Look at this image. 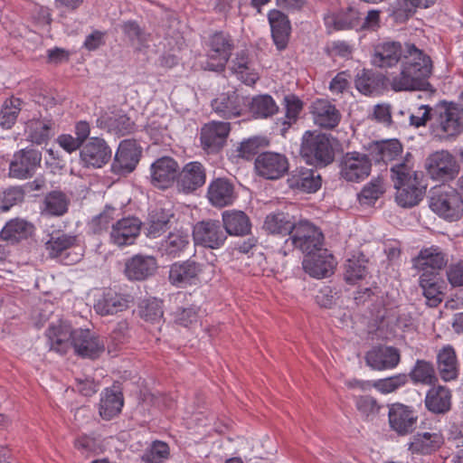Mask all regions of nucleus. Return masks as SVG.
Listing matches in <instances>:
<instances>
[{"label":"nucleus","instance_id":"1","mask_svg":"<svg viewBox=\"0 0 463 463\" xmlns=\"http://www.w3.org/2000/svg\"><path fill=\"white\" fill-rule=\"evenodd\" d=\"M402 62L401 71L392 77L391 86L395 91L427 90L432 62L427 54L413 43L404 46L399 42H383L374 46L372 62L379 68H390Z\"/></svg>","mask_w":463,"mask_h":463},{"label":"nucleus","instance_id":"2","mask_svg":"<svg viewBox=\"0 0 463 463\" xmlns=\"http://www.w3.org/2000/svg\"><path fill=\"white\" fill-rule=\"evenodd\" d=\"M421 172L412 170L409 160L394 164L391 167V178L396 189L395 200L399 205L410 208L418 204L425 193Z\"/></svg>","mask_w":463,"mask_h":463},{"label":"nucleus","instance_id":"3","mask_svg":"<svg viewBox=\"0 0 463 463\" xmlns=\"http://www.w3.org/2000/svg\"><path fill=\"white\" fill-rule=\"evenodd\" d=\"M432 132L440 140H450L463 132V107L441 100L434 106Z\"/></svg>","mask_w":463,"mask_h":463},{"label":"nucleus","instance_id":"4","mask_svg":"<svg viewBox=\"0 0 463 463\" xmlns=\"http://www.w3.org/2000/svg\"><path fill=\"white\" fill-rule=\"evenodd\" d=\"M300 155L307 164L326 166L335 158V152L329 136L307 131L301 142Z\"/></svg>","mask_w":463,"mask_h":463},{"label":"nucleus","instance_id":"5","mask_svg":"<svg viewBox=\"0 0 463 463\" xmlns=\"http://www.w3.org/2000/svg\"><path fill=\"white\" fill-rule=\"evenodd\" d=\"M430 208L444 220L458 221L463 214V196L451 187L436 188L430 196Z\"/></svg>","mask_w":463,"mask_h":463},{"label":"nucleus","instance_id":"6","mask_svg":"<svg viewBox=\"0 0 463 463\" xmlns=\"http://www.w3.org/2000/svg\"><path fill=\"white\" fill-rule=\"evenodd\" d=\"M234 47V40L230 34L223 32L212 34L206 43L207 60L204 69L217 72L222 71Z\"/></svg>","mask_w":463,"mask_h":463},{"label":"nucleus","instance_id":"7","mask_svg":"<svg viewBox=\"0 0 463 463\" xmlns=\"http://www.w3.org/2000/svg\"><path fill=\"white\" fill-rule=\"evenodd\" d=\"M372 170V160L367 154L353 151L342 156L339 161V175L348 183L365 180Z\"/></svg>","mask_w":463,"mask_h":463},{"label":"nucleus","instance_id":"8","mask_svg":"<svg viewBox=\"0 0 463 463\" xmlns=\"http://www.w3.org/2000/svg\"><path fill=\"white\" fill-rule=\"evenodd\" d=\"M295 248L300 250L306 255L322 249L324 235L319 228L307 221H300L289 236Z\"/></svg>","mask_w":463,"mask_h":463},{"label":"nucleus","instance_id":"9","mask_svg":"<svg viewBox=\"0 0 463 463\" xmlns=\"http://www.w3.org/2000/svg\"><path fill=\"white\" fill-rule=\"evenodd\" d=\"M141 155L142 148L135 140L121 141L110 165L111 172L118 176L128 175L136 169Z\"/></svg>","mask_w":463,"mask_h":463},{"label":"nucleus","instance_id":"10","mask_svg":"<svg viewBox=\"0 0 463 463\" xmlns=\"http://www.w3.org/2000/svg\"><path fill=\"white\" fill-rule=\"evenodd\" d=\"M425 165L430 177L440 182L453 180L459 172V165L455 157L446 150L430 155Z\"/></svg>","mask_w":463,"mask_h":463},{"label":"nucleus","instance_id":"11","mask_svg":"<svg viewBox=\"0 0 463 463\" xmlns=\"http://www.w3.org/2000/svg\"><path fill=\"white\" fill-rule=\"evenodd\" d=\"M193 237L196 245L217 250L223 246L227 240L222 223L217 220L198 222L193 230Z\"/></svg>","mask_w":463,"mask_h":463},{"label":"nucleus","instance_id":"12","mask_svg":"<svg viewBox=\"0 0 463 463\" xmlns=\"http://www.w3.org/2000/svg\"><path fill=\"white\" fill-rule=\"evenodd\" d=\"M42 154L33 148L15 152L9 164V176L20 180L31 178L40 167Z\"/></svg>","mask_w":463,"mask_h":463},{"label":"nucleus","instance_id":"13","mask_svg":"<svg viewBox=\"0 0 463 463\" xmlns=\"http://www.w3.org/2000/svg\"><path fill=\"white\" fill-rule=\"evenodd\" d=\"M142 222L134 216L118 219L112 224L109 242L118 248L135 244L140 234Z\"/></svg>","mask_w":463,"mask_h":463},{"label":"nucleus","instance_id":"14","mask_svg":"<svg viewBox=\"0 0 463 463\" xmlns=\"http://www.w3.org/2000/svg\"><path fill=\"white\" fill-rule=\"evenodd\" d=\"M255 169L260 176L276 180L282 177L288 170V160L285 155L275 152H263L255 159Z\"/></svg>","mask_w":463,"mask_h":463},{"label":"nucleus","instance_id":"15","mask_svg":"<svg viewBox=\"0 0 463 463\" xmlns=\"http://www.w3.org/2000/svg\"><path fill=\"white\" fill-rule=\"evenodd\" d=\"M72 347L77 355L82 358L96 359L105 351L102 337L90 329H75Z\"/></svg>","mask_w":463,"mask_h":463},{"label":"nucleus","instance_id":"16","mask_svg":"<svg viewBox=\"0 0 463 463\" xmlns=\"http://www.w3.org/2000/svg\"><path fill=\"white\" fill-rule=\"evenodd\" d=\"M206 182V169L198 161L185 164L181 170H178L176 179L177 189L184 194H192L203 186Z\"/></svg>","mask_w":463,"mask_h":463},{"label":"nucleus","instance_id":"17","mask_svg":"<svg viewBox=\"0 0 463 463\" xmlns=\"http://www.w3.org/2000/svg\"><path fill=\"white\" fill-rule=\"evenodd\" d=\"M80 156L86 167L99 168L111 157V150L104 139L90 137L80 148Z\"/></svg>","mask_w":463,"mask_h":463},{"label":"nucleus","instance_id":"18","mask_svg":"<svg viewBox=\"0 0 463 463\" xmlns=\"http://www.w3.org/2000/svg\"><path fill=\"white\" fill-rule=\"evenodd\" d=\"M178 163L170 156H162L156 159L150 167L151 183L160 189H166L176 182L178 175Z\"/></svg>","mask_w":463,"mask_h":463},{"label":"nucleus","instance_id":"19","mask_svg":"<svg viewBox=\"0 0 463 463\" xmlns=\"http://www.w3.org/2000/svg\"><path fill=\"white\" fill-rule=\"evenodd\" d=\"M230 130V123L228 122L212 121L205 124L200 134L203 148L207 153L218 152L224 146Z\"/></svg>","mask_w":463,"mask_h":463},{"label":"nucleus","instance_id":"20","mask_svg":"<svg viewBox=\"0 0 463 463\" xmlns=\"http://www.w3.org/2000/svg\"><path fill=\"white\" fill-rule=\"evenodd\" d=\"M206 197L216 208L232 205L237 198L233 183L225 177L213 179L207 188Z\"/></svg>","mask_w":463,"mask_h":463},{"label":"nucleus","instance_id":"21","mask_svg":"<svg viewBox=\"0 0 463 463\" xmlns=\"http://www.w3.org/2000/svg\"><path fill=\"white\" fill-rule=\"evenodd\" d=\"M75 329L65 321H58L49 326L45 332L50 350L61 354H66L72 346Z\"/></svg>","mask_w":463,"mask_h":463},{"label":"nucleus","instance_id":"22","mask_svg":"<svg viewBox=\"0 0 463 463\" xmlns=\"http://www.w3.org/2000/svg\"><path fill=\"white\" fill-rule=\"evenodd\" d=\"M364 359L372 369L383 371L395 368L401 361V354L393 346L377 345L365 354Z\"/></svg>","mask_w":463,"mask_h":463},{"label":"nucleus","instance_id":"23","mask_svg":"<svg viewBox=\"0 0 463 463\" xmlns=\"http://www.w3.org/2000/svg\"><path fill=\"white\" fill-rule=\"evenodd\" d=\"M302 264L307 273L314 278L321 279L333 274L335 260L327 250L320 249L310 255H306Z\"/></svg>","mask_w":463,"mask_h":463},{"label":"nucleus","instance_id":"24","mask_svg":"<svg viewBox=\"0 0 463 463\" xmlns=\"http://www.w3.org/2000/svg\"><path fill=\"white\" fill-rule=\"evenodd\" d=\"M418 416L409 406L396 403L389 410V423L391 428L400 435L412 432L416 428Z\"/></svg>","mask_w":463,"mask_h":463},{"label":"nucleus","instance_id":"25","mask_svg":"<svg viewBox=\"0 0 463 463\" xmlns=\"http://www.w3.org/2000/svg\"><path fill=\"white\" fill-rule=\"evenodd\" d=\"M314 123L326 129H333L341 120V113L329 100L317 99L310 106Z\"/></svg>","mask_w":463,"mask_h":463},{"label":"nucleus","instance_id":"26","mask_svg":"<svg viewBox=\"0 0 463 463\" xmlns=\"http://www.w3.org/2000/svg\"><path fill=\"white\" fill-rule=\"evenodd\" d=\"M131 298L108 289L96 300L94 310L99 316H113L128 308Z\"/></svg>","mask_w":463,"mask_h":463},{"label":"nucleus","instance_id":"27","mask_svg":"<svg viewBox=\"0 0 463 463\" xmlns=\"http://www.w3.org/2000/svg\"><path fill=\"white\" fill-rule=\"evenodd\" d=\"M448 263L446 254L439 247H430L420 251L413 259V266L421 273H439Z\"/></svg>","mask_w":463,"mask_h":463},{"label":"nucleus","instance_id":"28","mask_svg":"<svg viewBox=\"0 0 463 463\" xmlns=\"http://www.w3.org/2000/svg\"><path fill=\"white\" fill-rule=\"evenodd\" d=\"M202 271L203 265L194 260L177 261L171 265L168 279L171 284L177 287L191 285Z\"/></svg>","mask_w":463,"mask_h":463},{"label":"nucleus","instance_id":"29","mask_svg":"<svg viewBox=\"0 0 463 463\" xmlns=\"http://www.w3.org/2000/svg\"><path fill=\"white\" fill-rule=\"evenodd\" d=\"M289 188L304 193H316L322 184L321 175L314 169L298 167L288 178Z\"/></svg>","mask_w":463,"mask_h":463},{"label":"nucleus","instance_id":"30","mask_svg":"<svg viewBox=\"0 0 463 463\" xmlns=\"http://www.w3.org/2000/svg\"><path fill=\"white\" fill-rule=\"evenodd\" d=\"M157 269V261L153 256L137 254L125 264V275L130 280H144L152 276Z\"/></svg>","mask_w":463,"mask_h":463},{"label":"nucleus","instance_id":"31","mask_svg":"<svg viewBox=\"0 0 463 463\" xmlns=\"http://www.w3.org/2000/svg\"><path fill=\"white\" fill-rule=\"evenodd\" d=\"M452 394L449 388L432 385L427 392L424 403L427 410L435 414H445L451 409Z\"/></svg>","mask_w":463,"mask_h":463},{"label":"nucleus","instance_id":"32","mask_svg":"<svg viewBox=\"0 0 463 463\" xmlns=\"http://www.w3.org/2000/svg\"><path fill=\"white\" fill-rule=\"evenodd\" d=\"M271 28V35L279 50L287 47L291 31L290 22L288 16L281 11L273 9L268 14Z\"/></svg>","mask_w":463,"mask_h":463},{"label":"nucleus","instance_id":"33","mask_svg":"<svg viewBox=\"0 0 463 463\" xmlns=\"http://www.w3.org/2000/svg\"><path fill=\"white\" fill-rule=\"evenodd\" d=\"M212 108L223 118L239 117L242 111V98L235 91L221 93L212 101Z\"/></svg>","mask_w":463,"mask_h":463},{"label":"nucleus","instance_id":"34","mask_svg":"<svg viewBox=\"0 0 463 463\" xmlns=\"http://www.w3.org/2000/svg\"><path fill=\"white\" fill-rule=\"evenodd\" d=\"M229 70L239 80L251 86L259 80V74L252 68V62L246 51L242 50L235 54L229 63Z\"/></svg>","mask_w":463,"mask_h":463},{"label":"nucleus","instance_id":"35","mask_svg":"<svg viewBox=\"0 0 463 463\" xmlns=\"http://www.w3.org/2000/svg\"><path fill=\"white\" fill-rule=\"evenodd\" d=\"M437 366L440 378L445 382L456 380L459 374V364L455 349L448 345L437 354Z\"/></svg>","mask_w":463,"mask_h":463},{"label":"nucleus","instance_id":"36","mask_svg":"<svg viewBox=\"0 0 463 463\" xmlns=\"http://www.w3.org/2000/svg\"><path fill=\"white\" fill-rule=\"evenodd\" d=\"M222 219L226 235L244 236L250 232V220L242 211H224L222 214Z\"/></svg>","mask_w":463,"mask_h":463},{"label":"nucleus","instance_id":"37","mask_svg":"<svg viewBox=\"0 0 463 463\" xmlns=\"http://www.w3.org/2000/svg\"><path fill=\"white\" fill-rule=\"evenodd\" d=\"M34 231V226L20 218L8 221L0 232L1 240L10 244L17 243L29 238Z\"/></svg>","mask_w":463,"mask_h":463},{"label":"nucleus","instance_id":"38","mask_svg":"<svg viewBox=\"0 0 463 463\" xmlns=\"http://www.w3.org/2000/svg\"><path fill=\"white\" fill-rule=\"evenodd\" d=\"M190 245V236L186 232L176 230L169 232L159 246L162 256L171 259L178 258Z\"/></svg>","mask_w":463,"mask_h":463},{"label":"nucleus","instance_id":"39","mask_svg":"<svg viewBox=\"0 0 463 463\" xmlns=\"http://www.w3.org/2000/svg\"><path fill=\"white\" fill-rule=\"evenodd\" d=\"M419 282L428 304L437 307L442 301L443 296L444 283L439 273H421Z\"/></svg>","mask_w":463,"mask_h":463},{"label":"nucleus","instance_id":"40","mask_svg":"<svg viewBox=\"0 0 463 463\" xmlns=\"http://www.w3.org/2000/svg\"><path fill=\"white\" fill-rule=\"evenodd\" d=\"M444 439L440 432H423L413 436L409 450L417 454H430L439 449Z\"/></svg>","mask_w":463,"mask_h":463},{"label":"nucleus","instance_id":"41","mask_svg":"<svg viewBox=\"0 0 463 463\" xmlns=\"http://www.w3.org/2000/svg\"><path fill=\"white\" fill-rule=\"evenodd\" d=\"M172 217L173 214L164 209L152 211L146 223V235L151 239L160 237L170 229Z\"/></svg>","mask_w":463,"mask_h":463},{"label":"nucleus","instance_id":"42","mask_svg":"<svg viewBox=\"0 0 463 463\" xmlns=\"http://www.w3.org/2000/svg\"><path fill=\"white\" fill-rule=\"evenodd\" d=\"M78 237L67 233H52L45 242V249L51 258L61 257L78 246Z\"/></svg>","mask_w":463,"mask_h":463},{"label":"nucleus","instance_id":"43","mask_svg":"<svg viewBox=\"0 0 463 463\" xmlns=\"http://www.w3.org/2000/svg\"><path fill=\"white\" fill-rule=\"evenodd\" d=\"M414 384L434 385L438 382L434 364L423 359H418L407 374Z\"/></svg>","mask_w":463,"mask_h":463},{"label":"nucleus","instance_id":"44","mask_svg":"<svg viewBox=\"0 0 463 463\" xmlns=\"http://www.w3.org/2000/svg\"><path fill=\"white\" fill-rule=\"evenodd\" d=\"M123 407V397L121 392L106 389L101 394L99 402V415L106 420L117 416Z\"/></svg>","mask_w":463,"mask_h":463},{"label":"nucleus","instance_id":"45","mask_svg":"<svg viewBox=\"0 0 463 463\" xmlns=\"http://www.w3.org/2000/svg\"><path fill=\"white\" fill-rule=\"evenodd\" d=\"M296 226L288 214L284 213H269L266 216L263 229L271 234L290 235Z\"/></svg>","mask_w":463,"mask_h":463},{"label":"nucleus","instance_id":"46","mask_svg":"<svg viewBox=\"0 0 463 463\" xmlns=\"http://www.w3.org/2000/svg\"><path fill=\"white\" fill-rule=\"evenodd\" d=\"M69 200L60 191L49 193L43 200V213L51 216H61L68 211Z\"/></svg>","mask_w":463,"mask_h":463},{"label":"nucleus","instance_id":"47","mask_svg":"<svg viewBox=\"0 0 463 463\" xmlns=\"http://www.w3.org/2000/svg\"><path fill=\"white\" fill-rule=\"evenodd\" d=\"M279 107L270 95H258L251 99L250 111L255 118H267L278 112Z\"/></svg>","mask_w":463,"mask_h":463},{"label":"nucleus","instance_id":"48","mask_svg":"<svg viewBox=\"0 0 463 463\" xmlns=\"http://www.w3.org/2000/svg\"><path fill=\"white\" fill-rule=\"evenodd\" d=\"M367 260L364 255L350 258L345 264V279L346 282L354 284L358 280L363 279L367 274Z\"/></svg>","mask_w":463,"mask_h":463},{"label":"nucleus","instance_id":"49","mask_svg":"<svg viewBox=\"0 0 463 463\" xmlns=\"http://www.w3.org/2000/svg\"><path fill=\"white\" fill-rule=\"evenodd\" d=\"M54 124L51 120H33L30 122L28 138L33 143L42 145L52 135Z\"/></svg>","mask_w":463,"mask_h":463},{"label":"nucleus","instance_id":"50","mask_svg":"<svg viewBox=\"0 0 463 463\" xmlns=\"http://www.w3.org/2000/svg\"><path fill=\"white\" fill-rule=\"evenodd\" d=\"M361 21L360 12L354 7H348L332 17L333 25L336 30L357 28L361 24Z\"/></svg>","mask_w":463,"mask_h":463},{"label":"nucleus","instance_id":"51","mask_svg":"<svg viewBox=\"0 0 463 463\" xmlns=\"http://www.w3.org/2000/svg\"><path fill=\"white\" fill-rule=\"evenodd\" d=\"M118 210L115 207L107 205L104 210L98 215L92 218L90 226L93 233L100 234L107 232L118 217Z\"/></svg>","mask_w":463,"mask_h":463},{"label":"nucleus","instance_id":"52","mask_svg":"<svg viewBox=\"0 0 463 463\" xmlns=\"http://www.w3.org/2000/svg\"><path fill=\"white\" fill-rule=\"evenodd\" d=\"M21 102L20 99L14 97L5 101L0 111V126L3 128L9 129L14 126L21 110Z\"/></svg>","mask_w":463,"mask_h":463},{"label":"nucleus","instance_id":"53","mask_svg":"<svg viewBox=\"0 0 463 463\" xmlns=\"http://www.w3.org/2000/svg\"><path fill=\"white\" fill-rule=\"evenodd\" d=\"M380 86V80L372 71L362 70L355 77L357 90L364 95H372Z\"/></svg>","mask_w":463,"mask_h":463},{"label":"nucleus","instance_id":"54","mask_svg":"<svg viewBox=\"0 0 463 463\" xmlns=\"http://www.w3.org/2000/svg\"><path fill=\"white\" fill-rule=\"evenodd\" d=\"M384 193V185L382 179L377 178L368 183L358 194L362 204L371 205Z\"/></svg>","mask_w":463,"mask_h":463},{"label":"nucleus","instance_id":"55","mask_svg":"<svg viewBox=\"0 0 463 463\" xmlns=\"http://www.w3.org/2000/svg\"><path fill=\"white\" fill-rule=\"evenodd\" d=\"M407 383V374L398 373L388 378L373 381V388L381 393L387 394L396 392L401 387H403Z\"/></svg>","mask_w":463,"mask_h":463},{"label":"nucleus","instance_id":"56","mask_svg":"<svg viewBox=\"0 0 463 463\" xmlns=\"http://www.w3.org/2000/svg\"><path fill=\"white\" fill-rule=\"evenodd\" d=\"M354 402L357 411L365 419L373 420L378 415L382 408L376 399L369 395L357 396Z\"/></svg>","mask_w":463,"mask_h":463},{"label":"nucleus","instance_id":"57","mask_svg":"<svg viewBox=\"0 0 463 463\" xmlns=\"http://www.w3.org/2000/svg\"><path fill=\"white\" fill-rule=\"evenodd\" d=\"M284 103L286 113L282 124L287 126V129L288 127H290L293 123H295L298 120V116L303 109V102L296 95L290 94L285 96Z\"/></svg>","mask_w":463,"mask_h":463},{"label":"nucleus","instance_id":"58","mask_svg":"<svg viewBox=\"0 0 463 463\" xmlns=\"http://www.w3.org/2000/svg\"><path fill=\"white\" fill-rule=\"evenodd\" d=\"M169 447L165 442L154 441L142 458L146 463H161L169 457Z\"/></svg>","mask_w":463,"mask_h":463},{"label":"nucleus","instance_id":"59","mask_svg":"<svg viewBox=\"0 0 463 463\" xmlns=\"http://www.w3.org/2000/svg\"><path fill=\"white\" fill-rule=\"evenodd\" d=\"M199 308L194 306L187 307H179L173 313V318L175 324L188 327L197 323L199 318Z\"/></svg>","mask_w":463,"mask_h":463},{"label":"nucleus","instance_id":"60","mask_svg":"<svg viewBox=\"0 0 463 463\" xmlns=\"http://www.w3.org/2000/svg\"><path fill=\"white\" fill-rule=\"evenodd\" d=\"M24 193L21 187H9L3 192L0 197V209L4 212L9 211L13 206L24 201Z\"/></svg>","mask_w":463,"mask_h":463},{"label":"nucleus","instance_id":"61","mask_svg":"<svg viewBox=\"0 0 463 463\" xmlns=\"http://www.w3.org/2000/svg\"><path fill=\"white\" fill-rule=\"evenodd\" d=\"M142 303L145 305L141 307V316L147 321H157L163 317L162 301L156 298H148Z\"/></svg>","mask_w":463,"mask_h":463},{"label":"nucleus","instance_id":"62","mask_svg":"<svg viewBox=\"0 0 463 463\" xmlns=\"http://www.w3.org/2000/svg\"><path fill=\"white\" fill-rule=\"evenodd\" d=\"M122 31L132 43L145 45L148 41V34L136 22L128 21L122 24Z\"/></svg>","mask_w":463,"mask_h":463},{"label":"nucleus","instance_id":"63","mask_svg":"<svg viewBox=\"0 0 463 463\" xmlns=\"http://www.w3.org/2000/svg\"><path fill=\"white\" fill-rule=\"evenodd\" d=\"M74 447L82 454L97 453L100 449L99 439L93 435L82 434L74 441Z\"/></svg>","mask_w":463,"mask_h":463},{"label":"nucleus","instance_id":"64","mask_svg":"<svg viewBox=\"0 0 463 463\" xmlns=\"http://www.w3.org/2000/svg\"><path fill=\"white\" fill-rule=\"evenodd\" d=\"M109 125L113 131L121 136L130 134L135 129L134 121L125 114L110 118Z\"/></svg>","mask_w":463,"mask_h":463}]
</instances>
